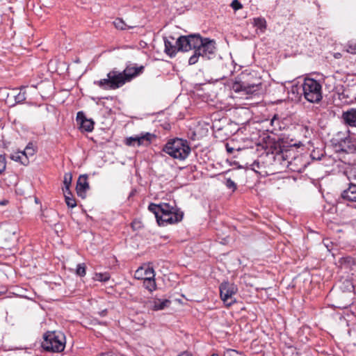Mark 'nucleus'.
<instances>
[{"instance_id": "2f4dec72", "label": "nucleus", "mask_w": 356, "mask_h": 356, "mask_svg": "<svg viewBox=\"0 0 356 356\" xmlns=\"http://www.w3.org/2000/svg\"><path fill=\"white\" fill-rule=\"evenodd\" d=\"M225 186L229 188L232 189L233 191H234L236 189V185L234 183V181H232L230 178L226 179L225 181Z\"/></svg>"}, {"instance_id": "0eeeda50", "label": "nucleus", "mask_w": 356, "mask_h": 356, "mask_svg": "<svg viewBox=\"0 0 356 356\" xmlns=\"http://www.w3.org/2000/svg\"><path fill=\"white\" fill-rule=\"evenodd\" d=\"M303 95L311 103H318L323 98L322 86L314 79L306 78L302 83Z\"/></svg>"}, {"instance_id": "39448f33", "label": "nucleus", "mask_w": 356, "mask_h": 356, "mask_svg": "<svg viewBox=\"0 0 356 356\" xmlns=\"http://www.w3.org/2000/svg\"><path fill=\"white\" fill-rule=\"evenodd\" d=\"M42 346L48 351L60 353L65 347V337L60 332H48L44 335Z\"/></svg>"}, {"instance_id": "e433bc0d", "label": "nucleus", "mask_w": 356, "mask_h": 356, "mask_svg": "<svg viewBox=\"0 0 356 356\" xmlns=\"http://www.w3.org/2000/svg\"><path fill=\"white\" fill-rule=\"evenodd\" d=\"M178 356H193V355L187 352H184L181 354L179 355Z\"/></svg>"}, {"instance_id": "c9c22d12", "label": "nucleus", "mask_w": 356, "mask_h": 356, "mask_svg": "<svg viewBox=\"0 0 356 356\" xmlns=\"http://www.w3.org/2000/svg\"><path fill=\"white\" fill-rule=\"evenodd\" d=\"M353 261V259L350 257H344V264H351Z\"/></svg>"}, {"instance_id": "7c9ffc66", "label": "nucleus", "mask_w": 356, "mask_h": 356, "mask_svg": "<svg viewBox=\"0 0 356 356\" xmlns=\"http://www.w3.org/2000/svg\"><path fill=\"white\" fill-rule=\"evenodd\" d=\"M224 356H245L243 353L233 349L227 350L224 353Z\"/></svg>"}, {"instance_id": "6e6552de", "label": "nucleus", "mask_w": 356, "mask_h": 356, "mask_svg": "<svg viewBox=\"0 0 356 356\" xmlns=\"http://www.w3.org/2000/svg\"><path fill=\"white\" fill-rule=\"evenodd\" d=\"M236 291L237 288L234 284L223 282L220 286L221 299L227 306H230L235 302L234 296Z\"/></svg>"}, {"instance_id": "412c9836", "label": "nucleus", "mask_w": 356, "mask_h": 356, "mask_svg": "<svg viewBox=\"0 0 356 356\" xmlns=\"http://www.w3.org/2000/svg\"><path fill=\"white\" fill-rule=\"evenodd\" d=\"M253 25L259 29L262 33H264L266 29V21L264 17L254 18Z\"/></svg>"}, {"instance_id": "f03ea898", "label": "nucleus", "mask_w": 356, "mask_h": 356, "mask_svg": "<svg viewBox=\"0 0 356 356\" xmlns=\"http://www.w3.org/2000/svg\"><path fill=\"white\" fill-rule=\"evenodd\" d=\"M143 69V66H127L122 72L115 70L110 72L107 74V79L95 81V83L104 89H116L141 74Z\"/></svg>"}, {"instance_id": "9b49d317", "label": "nucleus", "mask_w": 356, "mask_h": 356, "mask_svg": "<svg viewBox=\"0 0 356 356\" xmlns=\"http://www.w3.org/2000/svg\"><path fill=\"white\" fill-rule=\"evenodd\" d=\"M341 289H343V293L341 298L343 299V301L339 304V307H347L352 302V299L353 298V289L354 286L352 282L350 280H345Z\"/></svg>"}, {"instance_id": "393cba45", "label": "nucleus", "mask_w": 356, "mask_h": 356, "mask_svg": "<svg viewBox=\"0 0 356 356\" xmlns=\"http://www.w3.org/2000/svg\"><path fill=\"white\" fill-rule=\"evenodd\" d=\"M144 286L149 291H153L156 289V282L154 278H147L143 280Z\"/></svg>"}, {"instance_id": "9d476101", "label": "nucleus", "mask_w": 356, "mask_h": 356, "mask_svg": "<svg viewBox=\"0 0 356 356\" xmlns=\"http://www.w3.org/2000/svg\"><path fill=\"white\" fill-rule=\"evenodd\" d=\"M17 228L15 227H8L0 234V245L4 248H10L16 240Z\"/></svg>"}, {"instance_id": "423d86ee", "label": "nucleus", "mask_w": 356, "mask_h": 356, "mask_svg": "<svg viewBox=\"0 0 356 356\" xmlns=\"http://www.w3.org/2000/svg\"><path fill=\"white\" fill-rule=\"evenodd\" d=\"M163 150L174 159L184 160L189 154L191 149L186 140L177 138L169 141Z\"/></svg>"}, {"instance_id": "ea45409f", "label": "nucleus", "mask_w": 356, "mask_h": 356, "mask_svg": "<svg viewBox=\"0 0 356 356\" xmlns=\"http://www.w3.org/2000/svg\"><path fill=\"white\" fill-rule=\"evenodd\" d=\"M339 56H340V54H339V53H338V54H336L334 55V57H335V58H339Z\"/></svg>"}, {"instance_id": "c756f323", "label": "nucleus", "mask_w": 356, "mask_h": 356, "mask_svg": "<svg viewBox=\"0 0 356 356\" xmlns=\"http://www.w3.org/2000/svg\"><path fill=\"white\" fill-rule=\"evenodd\" d=\"M76 273L83 277L86 275V265L84 264H79L77 265Z\"/></svg>"}, {"instance_id": "20e7f679", "label": "nucleus", "mask_w": 356, "mask_h": 356, "mask_svg": "<svg viewBox=\"0 0 356 356\" xmlns=\"http://www.w3.org/2000/svg\"><path fill=\"white\" fill-rule=\"evenodd\" d=\"M232 89L241 95H254L261 90V84L259 80L252 81L249 75L244 74L235 79Z\"/></svg>"}, {"instance_id": "f704fd0d", "label": "nucleus", "mask_w": 356, "mask_h": 356, "mask_svg": "<svg viewBox=\"0 0 356 356\" xmlns=\"http://www.w3.org/2000/svg\"><path fill=\"white\" fill-rule=\"evenodd\" d=\"M270 123H271V125L273 127H278L279 128L280 127V124L278 123V118H277V115H274V117L271 120Z\"/></svg>"}, {"instance_id": "dca6fc26", "label": "nucleus", "mask_w": 356, "mask_h": 356, "mask_svg": "<svg viewBox=\"0 0 356 356\" xmlns=\"http://www.w3.org/2000/svg\"><path fill=\"white\" fill-rule=\"evenodd\" d=\"M342 119L346 124L356 127V108H350L343 112Z\"/></svg>"}, {"instance_id": "f3484780", "label": "nucleus", "mask_w": 356, "mask_h": 356, "mask_svg": "<svg viewBox=\"0 0 356 356\" xmlns=\"http://www.w3.org/2000/svg\"><path fill=\"white\" fill-rule=\"evenodd\" d=\"M170 303V302L166 299H154L149 302V307L154 311H159L168 307Z\"/></svg>"}, {"instance_id": "bb28decb", "label": "nucleus", "mask_w": 356, "mask_h": 356, "mask_svg": "<svg viewBox=\"0 0 356 356\" xmlns=\"http://www.w3.org/2000/svg\"><path fill=\"white\" fill-rule=\"evenodd\" d=\"M16 93V90H13V95L15 97V101L16 103H21L23 102L26 99L25 97V92H19L17 94Z\"/></svg>"}, {"instance_id": "4c0bfd02", "label": "nucleus", "mask_w": 356, "mask_h": 356, "mask_svg": "<svg viewBox=\"0 0 356 356\" xmlns=\"http://www.w3.org/2000/svg\"><path fill=\"white\" fill-rule=\"evenodd\" d=\"M8 203V201L6 200H4V201H2V202H0V205H5Z\"/></svg>"}, {"instance_id": "58836bf2", "label": "nucleus", "mask_w": 356, "mask_h": 356, "mask_svg": "<svg viewBox=\"0 0 356 356\" xmlns=\"http://www.w3.org/2000/svg\"><path fill=\"white\" fill-rule=\"evenodd\" d=\"M227 152H232V150H233V148H229V147H228V146H227Z\"/></svg>"}, {"instance_id": "79ce46f5", "label": "nucleus", "mask_w": 356, "mask_h": 356, "mask_svg": "<svg viewBox=\"0 0 356 356\" xmlns=\"http://www.w3.org/2000/svg\"><path fill=\"white\" fill-rule=\"evenodd\" d=\"M24 88H25V86H22L20 89H21V90H22V89H24Z\"/></svg>"}, {"instance_id": "473e14b6", "label": "nucleus", "mask_w": 356, "mask_h": 356, "mask_svg": "<svg viewBox=\"0 0 356 356\" xmlns=\"http://www.w3.org/2000/svg\"><path fill=\"white\" fill-rule=\"evenodd\" d=\"M6 166V158L4 156L0 154V174L2 173Z\"/></svg>"}, {"instance_id": "c85d7f7f", "label": "nucleus", "mask_w": 356, "mask_h": 356, "mask_svg": "<svg viewBox=\"0 0 356 356\" xmlns=\"http://www.w3.org/2000/svg\"><path fill=\"white\" fill-rule=\"evenodd\" d=\"M346 51L350 54H356V40H351L348 43Z\"/></svg>"}, {"instance_id": "ddd939ff", "label": "nucleus", "mask_w": 356, "mask_h": 356, "mask_svg": "<svg viewBox=\"0 0 356 356\" xmlns=\"http://www.w3.org/2000/svg\"><path fill=\"white\" fill-rule=\"evenodd\" d=\"M155 276L154 270L149 266H142L138 268L135 273L134 277L138 280H147V278H154Z\"/></svg>"}, {"instance_id": "aec40b11", "label": "nucleus", "mask_w": 356, "mask_h": 356, "mask_svg": "<svg viewBox=\"0 0 356 356\" xmlns=\"http://www.w3.org/2000/svg\"><path fill=\"white\" fill-rule=\"evenodd\" d=\"M10 159L15 161L19 162L20 163L26 165L29 163V160L26 156L23 155L22 151H17L10 154Z\"/></svg>"}, {"instance_id": "f8f14e48", "label": "nucleus", "mask_w": 356, "mask_h": 356, "mask_svg": "<svg viewBox=\"0 0 356 356\" xmlns=\"http://www.w3.org/2000/svg\"><path fill=\"white\" fill-rule=\"evenodd\" d=\"M76 121L80 125V129L84 131H91L94 128V122L92 120L86 118L84 113L79 111L76 115Z\"/></svg>"}, {"instance_id": "b1692460", "label": "nucleus", "mask_w": 356, "mask_h": 356, "mask_svg": "<svg viewBox=\"0 0 356 356\" xmlns=\"http://www.w3.org/2000/svg\"><path fill=\"white\" fill-rule=\"evenodd\" d=\"M72 180V175L71 173H65L64 175V179H63V184L64 188H63V192L64 191H70V186L71 185Z\"/></svg>"}, {"instance_id": "72a5a7b5", "label": "nucleus", "mask_w": 356, "mask_h": 356, "mask_svg": "<svg viewBox=\"0 0 356 356\" xmlns=\"http://www.w3.org/2000/svg\"><path fill=\"white\" fill-rule=\"evenodd\" d=\"M231 6L234 10H238L243 8L242 4L238 0L232 1Z\"/></svg>"}, {"instance_id": "4468645a", "label": "nucleus", "mask_w": 356, "mask_h": 356, "mask_svg": "<svg viewBox=\"0 0 356 356\" xmlns=\"http://www.w3.org/2000/svg\"><path fill=\"white\" fill-rule=\"evenodd\" d=\"M165 52L170 56H173L179 50V46L177 44L175 38L168 37L164 38Z\"/></svg>"}, {"instance_id": "f257e3e1", "label": "nucleus", "mask_w": 356, "mask_h": 356, "mask_svg": "<svg viewBox=\"0 0 356 356\" xmlns=\"http://www.w3.org/2000/svg\"><path fill=\"white\" fill-rule=\"evenodd\" d=\"M179 50L188 51L194 49V54L190 57L188 63L194 65L198 61L200 56L209 58L216 50L215 42L208 38H202L200 35L180 36L176 40Z\"/></svg>"}, {"instance_id": "5701e85b", "label": "nucleus", "mask_w": 356, "mask_h": 356, "mask_svg": "<svg viewBox=\"0 0 356 356\" xmlns=\"http://www.w3.org/2000/svg\"><path fill=\"white\" fill-rule=\"evenodd\" d=\"M113 24L116 29L125 30L134 27L133 25L127 24L122 19L118 18L113 22Z\"/></svg>"}, {"instance_id": "2eb2a0df", "label": "nucleus", "mask_w": 356, "mask_h": 356, "mask_svg": "<svg viewBox=\"0 0 356 356\" xmlns=\"http://www.w3.org/2000/svg\"><path fill=\"white\" fill-rule=\"evenodd\" d=\"M89 188L86 175H81L79 177L76 183V193L79 197H84L86 191Z\"/></svg>"}, {"instance_id": "a19ab883", "label": "nucleus", "mask_w": 356, "mask_h": 356, "mask_svg": "<svg viewBox=\"0 0 356 356\" xmlns=\"http://www.w3.org/2000/svg\"><path fill=\"white\" fill-rule=\"evenodd\" d=\"M105 313H106V310L102 311V315H104V314H105Z\"/></svg>"}, {"instance_id": "7ed1b4c3", "label": "nucleus", "mask_w": 356, "mask_h": 356, "mask_svg": "<svg viewBox=\"0 0 356 356\" xmlns=\"http://www.w3.org/2000/svg\"><path fill=\"white\" fill-rule=\"evenodd\" d=\"M148 208L155 215L159 225L164 226L167 224L176 223L181 221L183 218L181 211L168 203L150 204Z\"/></svg>"}, {"instance_id": "a211bd4d", "label": "nucleus", "mask_w": 356, "mask_h": 356, "mask_svg": "<svg viewBox=\"0 0 356 356\" xmlns=\"http://www.w3.org/2000/svg\"><path fill=\"white\" fill-rule=\"evenodd\" d=\"M341 197L344 200L356 202V184H350L349 187L343 191Z\"/></svg>"}, {"instance_id": "4be33fe9", "label": "nucleus", "mask_w": 356, "mask_h": 356, "mask_svg": "<svg viewBox=\"0 0 356 356\" xmlns=\"http://www.w3.org/2000/svg\"><path fill=\"white\" fill-rule=\"evenodd\" d=\"M64 196L66 204L68 207L74 208L76 206V202L73 197L70 191H64Z\"/></svg>"}, {"instance_id": "cd10ccee", "label": "nucleus", "mask_w": 356, "mask_h": 356, "mask_svg": "<svg viewBox=\"0 0 356 356\" xmlns=\"http://www.w3.org/2000/svg\"><path fill=\"white\" fill-rule=\"evenodd\" d=\"M110 278L109 274L105 273H95L94 275V280L100 282H106Z\"/></svg>"}, {"instance_id": "6ab92c4d", "label": "nucleus", "mask_w": 356, "mask_h": 356, "mask_svg": "<svg viewBox=\"0 0 356 356\" xmlns=\"http://www.w3.org/2000/svg\"><path fill=\"white\" fill-rule=\"evenodd\" d=\"M341 147V152L346 154H355L356 152V145L350 138H346Z\"/></svg>"}, {"instance_id": "a878e982", "label": "nucleus", "mask_w": 356, "mask_h": 356, "mask_svg": "<svg viewBox=\"0 0 356 356\" xmlns=\"http://www.w3.org/2000/svg\"><path fill=\"white\" fill-rule=\"evenodd\" d=\"M23 152V155L29 159V156H32L35 154V149L31 143L27 145Z\"/></svg>"}, {"instance_id": "1a4fd4ad", "label": "nucleus", "mask_w": 356, "mask_h": 356, "mask_svg": "<svg viewBox=\"0 0 356 356\" xmlns=\"http://www.w3.org/2000/svg\"><path fill=\"white\" fill-rule=\"evenodd\" d=\"M155 138V135L149 132L143 133L140 135L127 138L125 144L129 146H147L149 145L152 140Z\"/></svg>"}, {"instance_id": "37998d69", "label": "nucleus", "mask_w": 356, "mask_h": 356, "mask_svg": "<svg viewBox=\"0 0 356 356\" xmlns=\"http://www.w3.org/2000/svg\"><path fill=\"white\" fill-rule=\"evenodd\" d=\"M211 356H218V355H215V354H213V355H212Z\"/></svg>"}]
</instances>
